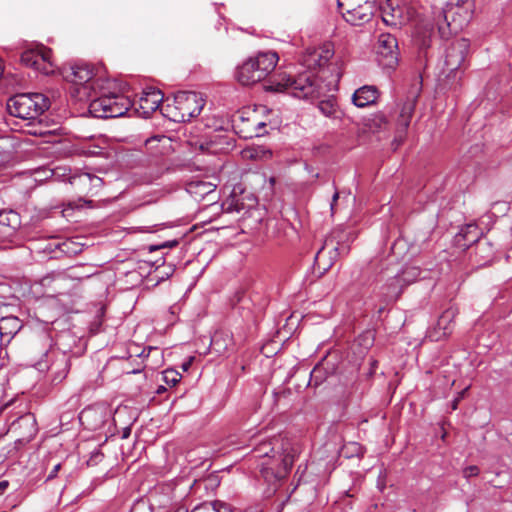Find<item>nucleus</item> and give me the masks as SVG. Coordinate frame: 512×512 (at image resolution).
Masks as SVG:
<instances>
[{"instance_id": "obj_10", "label": "nucleus", "mask_w": 512, "mask_h": 512, "mask_svg": "<svg viewBox=\"0 0 512 512\" xmlns=\"http://www.w3.org/2000/svg\"><path fill=\"white\" fill-rule=\"evenodd\" d=\"M21 61L44 75L53 74L56 67L52 59V50L43 45H37L35 48L24 51Z\"/></svg>"}, {"instance_id": "obj_49", "label": "nucleus", "mask_w": 512, "mask_h": 512, "mask_svg": "<svg viewBox=\"0 0 512 512\" xmlns=\"http://www.w3.org/2000/svg\"><path fill=\"white\" fill-rule=\"evenodd\" d=\"M182 367L184 370H188V368L190 367V362L184 363Z\"/></svg>"}, {"instance_id": "obj_31", "label": "nucleus", "mask_w": 512, "mask_h": 512, "mask_svg": "<svg viewBox=\"0 0 512 512\" xmlns=\"http://www.w3.org/2000/svg\"><path fill=\"white\" fill-rule=\"evenodd\" d=\"M98 413V409L93 407H88L84 409L80 415L79 420L82 424L87 423L93 416H95Z\"/></svg>"}, {"instance_id": "obj_44", "label": "nucleus", "mask_w": 512, "mask_h": 512, "mask_svg": "<svg viewBox=\"0 0 512 512\" xmlns=\"http://www.w3.org/2000/svg\"><path fill=\"white\" fill-rule=\"evenodd\" d=\"M459 401H460V398H455V399L452 401L451 408H452L453 410H456V409H457L458 404H459Z\"/></svg>"}, {"instance_id": "obj_21", "label": "nucleus", "mask_w": 512, "mask_h": 512, "mask_svg": "<svg viewBox=\"0 0 512 512\" xmlns=\"http://www.w3.org/2000/svg\"><path fill=\"white\" fill-rule=\"evenodd\" d=\"M415 105L416 97L413 96L408 98L400 108L399 116L397 118V125L402 132H405L410 125L411 118L415 110Z\"/></svg>"}, {"instance_id": "obj_8", "label": "nucleus", "mask_w": 512, "mask_h": 512, "mask_svg": "<svg viewBox=\"0 0 512 512\" xmlns=\"http://www.w3.org/2000/svg\"><path fill=\"white\" fill-rule=\"evenodd\" d=\"M282 82L284 88L299 99L319 97L322 93V87L317 77L311 72L301 73L297 77H285Z\"/></svg>"}, {"instance_id": "obj_22", "label": "nucleus", "mask_w": 512, "mask_h": 512, "mask_svg": "<svg viewBox=\"0 0 512 512\" xmlns=\"http://www.w3.org/2000/svg\"><path fill=\"white\" fill-rule=\"evenodd\" d=\"M421 274L420 268L416 266L405 267L400 274H398L390 284L394 287L393 294H397L396 287L400 284H410L415 282Z\"/></svg>"}, {"instance_id": "obj_33", "label": "nucleus", "mask_w": 512, "mask_h": 512, "mask_svg": "<svg viewBox=\"0 0 512 512\" xmlns=\"http://www.w3.org/2000/svg\"><path fill=\"white\" fill-rule=\"evenodd\" d=\"M324 380L322 369L316 366L310 374V383L314 382L315 386H318Z\"/></svg>"}, {"instance_id": "obj_11", "label": "nucleus", "mask_w": 512, "mask_h": 512, "mask_svg": "<svg viewBox=\"0 0 512 512\" xmlns=\"http://www.w3.org/2000/svg\"><path fill=\"white\" fill-rule=\"evenodd\" d=\"M377 55L380 65L393 69L398 64V42L391 34H381L378 38Z\"/></svg>"}, {"instance_id": "obj_1", "label": "nucleus", "mask_w": 512, "mask_h": 512, "mask_svg": "<svg viewBox=\"0 0 512 512\" xmlns=\"http://www.w3.org/2000/svg\"><path fill=\"white\" fill-rule=\"evenodd\" d=\"M253 452L256 457L263 459L260 463V473L274 492L278 483L291 471L301 453V445L296 440L276 436L256 443Z\"/></svg>"}, {"instance_id": "obj_4", "label": "nucleus", "mask_w": 512, "mask_h": 512, "mask_svg": "<svg viewBox=\"0 0 512 512\" xmlns=\"http://www.w3.org/2000/svg\"><path fill=\"white\" fill-rule=\"evenodd\" d=\"M278 54L273 51L259 52L237 68L236 79L242 85H252L265 79L276 67Z\"/></svg>"}, {"instance_id": "obj_2", "label": "nucleus", "mask_w": 512, "mask_h": 512, "mask_svg": "<svg viewBox=\"0 0 512 512\" xmlns=\"http://www.w3.org/2000/svg\"><path fill=\"white\" fill-rule=\"evenodd\" d=\"M379 9L383 22L391 27L401 28L411 22L414 25V40L420 49L430 46L434 24L429 18H419L416 10L400 0H384Z\"/></svg>"}, {"instance_id": "obj_50", "label": "nucleus", "mask_w": 512, "mask_h": 512, "mask_svg": "<svg viewBox=\"0 0 512 512\" xmlns=\"http://www.w3.org/2000/svg\"><path fill=\"white\" fill-rule=\"evenodd\" d=\"M466 389L463 390L461 393H459V395L456 397V398H460V400L462 399L464 393H465Z\"/></svg>"}, {"instance_id": "obj_48", "label": "nucleus", "mask_w": 512, "mask_h": 512, "mask_svg": "<svg viewBox=\"0 0 512 512\" xmlns=\"http://www.w3.org/2000/svg\"><path fill=\"white\" fill-rule=\"evenodd\" d=\"M130 428H125L123 431V438H127L130 435Z\"/></svg>"}, {"instance_id": "obj_12", "label": "nucleus", "mask_w": 512, "mask_h": 512, "mask_svg": "<svg viewBox=\"0 0 512 512\" xmlns=\"http://www.w3.org/2000/svg\"><path fill=\"white\" fill-rule=\"evenodd\" d=\"M469 49V41L461 38L452 42L446 49L444 72L447 76L456 72L464 64Z\"/></svg>"}, {"instance_id": "obj_26", "label": "nucleus", "mask_w": 512, "mask_h": 512, "mask_svg": "<svg viewBox=\"0 0 512 512\" xmlns=\"http://www.w3.org/2000/svg\"><path fill=\"white\" fill-rule=\"evenodd\" d=\"M481 236L477 225L469 224L461 231L458 237H462L467 243L472 244L478 242Z\"/></svg>"}, {"instance_id": "obj_42", "label": "nucleus", "mask_w": 512, "mask_h": 512, "mask_svg": "<svg viewBox=\"0 0 512 512\" xmlns=\"http://www.w3.org/2000/svg\"><path fill=\"white\" fill-rule=\"evenodd\" d=\"M265 125H266V124H265L264 122H257V123L255 124V128H256L257 135H259V134H260V130H261L262 128H264V127H265Z\"/></svg>"}, {"instance_id": "obj_28", "label": "nucleus", "mask_w": 512, "mask_h": 512, "mask_svg": "<svg viewBox=\"0 0 512 512\" xmlns=\"http://www.w3.org/2000/svg\"><path fill=\"white\" fill-rule=\"evenodd\" d=\"M34 121L35 120H31L28 123V126L30 127V129H28L29 134L34 135V136L45 137L52 133L50 130H48L46 127H44L40 121L38 123H35Z\"/></svg>"}, {"instance_id": "obj_40", "label": "nucleus", "mask_w": 512, "mask_h": 512, "mask_svg": "<svg viewBox=\"0 0 512 512\" xmlns=\"http://www.w3.org/2000/svg\"><path fill=\"white\" fill-rule=\"evenodd\" d=\"M338 198H339V193L336 191V192L333 194L332 202H331V205H330V206H331V211H332V213L334 212V207H335V204H336V202H337Z\"/></svg>"}, {"instance_id": "obj_32", "label": "nucleus", "mask_w": 512, "mask_h": 512, "mask_svg": "<svg viewBox=\"0 0 512 512\" xmlns=\"http://www.w3.org/2000/svg\"><path fill=\"white\" fill-rule=\"evenodd\" d=\"M166 171H168V167H166L165 164H161L159 167H157L155 169L153 167H150V169H149L150 180L154 181V180L159 179Z\"/></svg>"}, {"instance_id": "obj_51", "label": "nucleus", "mask_w": 512, "mask_h": 512, "mask_svg": "<svg viewBox=\"0 0 512 512\" xmlns=\"http://www.w3.org/2000/svg\"><path fill=\"white\" fill-rule=\"evenodd\" d=\"M157 248H158L157 246H150V251H153V250H155Z\"/></svg>"}, {"instance_id": "obj_19", "label": "nucleus", "mask_w": 512, "mask_h": 512, "mask_svg": "<svg viewBox=\"0 0 512 512\" xmlns=\"http://www.w3.org/2000/svg\"><path fill=\"white\" fill-rule=\"evenodd\" d=\"M69 181L79 192L90 193L92 195L103 186V180L90 173L74 175L69 178Z\"/></svg>"}, {"instance_id": "obj_14", "label": "nucleus", "mask_w": 512, "mask_h": 512, "mask_svg": "<svg viewBox=\"0 0 512 512\" xmlns=\"http://www.w3.org/2000/svg\"><path fill=\"white\" fill-rule=\"evenodd\" d=\"M457 314L456 309L449 308L445 310L438 318L436 326L429 332V338L433 341H440L452 333L454 327V318Z\"/></svg>"}, {"instance_id": "obj_24", "label": "nucleus", "mask_w": 512, "mask_h": 512, "mask_svg": "<svg viewBox=\"0 0 512 512\" xmlns=\"http://www.w3.org/2000/svg\"><path fill=\"white\" fill-rule=\"evenodd\" d=\"M191 512H232V509L227 503L215 500L213 502L202 503L196 506Z\"/></svg>"}, {"instance_id": "obj_3", "label": "nucleus", "mask_w": 512, "mask_h": 512, "mask_svg": "<svg viewBox=\"0 0 512 512\" xmlns=\"http://www.w3.org/2000/svg\"><path fill=\"white\" fill-rule=\"evenodd\" d=\"M116 83L109 79L103 80L99 96L89 105V112L96 118H116L123 116L130 108L131 101L123 94L111 91Z\"/></svg>"}, {"instance_id": "obj_25", "label": "nucleus", "mask_w": 512, "mask_h": 512, "mask_svg": "<svg viewBox=\"0 0 512 512\" xmlns=\"http://www.w3.org/2000/svg\"><path fill=\"white\" fill-rule=\"evenodd\" d=\"M21 224L20 216L13 210L0 211V225L15 230Z\"/></svg>"}, {"instance_id": "obj_39", "label": "nucleus", "mask_w": 512, "mask_h": 512, "mask_svg": "<svg viewBox=\"0 0 512 512\" xmlns=\"http://www.w3.org/2000/svg\"><path fill=\"white\" fill-rule=\"evenodd\" d=\"M216 144V140H211L210 143H207V150L212 153L217 152L218 149L215 147Z\"/></svg>"}, {"instance_id": "obj_27", "label": "nucleus", "mask_w": 512, "mask_h": 512, "mask_svg": "<svg viewBox=\"0 0 512 512\" xmlns=\"http://www.w3.org/2000/svg\"><path fill=\"white\" fill-rule=\"evenodd\" d=\"M318 109L320 112L326 117H332L337 112V104L336 101L332 98L322 100L318 104Z\"/></svg>"}, {"instance_id": "obj_29", "label": "nucleus", "mask_w": 512, "mask_h": 512, "mask_svg": "<svg viewBox=\"0 0 512 512\" xmlns=\"http://www.w3.org/2000/svg\"><path fill=\"white\" fill-rule=\"evenodd\" d=\"M181 374L173 369L165 370L163 372V380L170 387L175 386L181 379Z\"/></svg>"}, {"instance_id": "obj_35", "label": "nucleus", "mask_w": 512, "mask_h": 512, "mask_svg": "<svg viewBox=\"0 0 512 512\" xmlns=\"http://www.w3.org/2000/svg\"><path fill=\"white\" fill-rule=\"evenodd\" d=\"M130 512H150L146 506V503L141 501L133 505Z\"/></svg>"}, {"instance_id": "obj_36", "label": "nucleus", "mask_w": 512, "mask_h": 512, "mask_svg": "<svg viewBox=\"0 0 512 512\" xmlns=\"http://www.w3.org/2000/svg\"><path fill=\"white\" fill-rule=\"evenodd\" d=\"M73 244L72 241H66V242H63L62 245H61V250L64 251V252H73V253H77L78 250H71L70 249V245Z\"/></svg>"}, {"instance_id": "obj_13", "label": "nucleus", "mask_w": 512, "mask_h": 512, "mask_svg": "<svg viewBox=\"0 0 512 512\" xmlns=\"http://www.w3.org/2000/svg\"><path fill=\"white\" fill-rule=\"evenodd\" d=\"M354 239L351 232L343 228H335L330 235L325 239L323 246L319 249L315 256V260H318L324 249L331 248L338 255H346L349 252V242Z\"/></svg>"}, {"instance_id": "obj_18", "label": "nucleus", "mask_w": 512, "mask_h": 512, "mask_svg": "<svg viewBox=\"0 0 512 512\" xmlns=\"http://www.w3.org/2000/svg\"><path fill=\"white\" fill-rule=\"evenodd\" d=\"M163 101V94L160 90L155 88H149L143 91L140 99H139V112L140 114L147 118L154 111H156L160 104Z\"/></svg>"}, {"instance_id": "obj_5", "label": "nucleus", "mask_w": 512, "mask_h": 512, "mask_svg": "<svg viewBox=\"0 0 512 512\" xmlns=\"http://www.w3.org/2000/svg\"><path fill=\"white\" fill-rule=\"evenodd\" d=\"M204 99L199 93L191 91L177 92L173 101L164 106V115L173 122H186L198 116L204 107Z\"/></svg>"}, {"instance_id": "obj_30", "label": "nucleus", "mask_w": 512, "mask_h": 512, "mask_svg": "<svg viewBox=\"0 0 512 512\" xmlns=\"http://www.w3.org/2000/svg\"><path fill=\"white\" fill-rule=\"evenodd\" d=\"M246 156L250 158H269L271 157V152L264 150L262 147H257L246 151Z\"/></svg>"}, {"instance_id": "obj_41", "label": "nucleus", "mask_w": 512, "mask_h": 512, "mask_svg": "<svg viewBox=\"0 0 512 512\" xmlns=\"http://www.w3.org/2000/svg\"><path fill=\"white\" fill-rule=\"evenodd\" d=\"M151 351H157V348H154V347H149L148 348V352H151ZM146 352V349H143L141 353H139L137 356L139 357H147L149 355V353H145Z\"/></svg>"}, {"instance_id": "obj_9", "label": "nucleus", "mask_w": 512, "mask_h": 512, "mask_svg": "<svg viewBox=\"0 0 512 512\" xmlns=\"http://www.w3.org/2000/svg\"><path fill=\"white\" fill-rule=\"evenodd\" d=\"M45 360H40L36 365L39 371H47L54 383H60L68 374L70 362L68 356L52 349L45 353Z\"/></svg>"}, {"instance_id": "obj_34", "label": "nucleus", "mask_w": 512, "mask_h": 512, "mask_svg": "<svg viewBox=\"0 0 512 512\" xmlns=\"http://www.w3.org/2000/svg\"><path fill=\"white\" fill-rule=\"evenodd\" d=\"M480 469L476 465H471L463 469V476L467 479L475 477L479 474Z\"/></svg>"}, {"instance_id": "obj_17", "label": "nucleus", "mask_w": 512, "mask_h": 512, "mask_svg": "<svg viewBox=\"0 0 512 512\" xmlns=\"http://www.w3.org/2000/svg\"><path fill=\"white\" fill-rule=\"evenodd\" d=\"M66 78L75 85L90 83L91 88L96 90L102 85V80L93 78V71L88 65H76L71 68Z\"/></svg>"}, {"instance_id": "obj_7", "label": "nucleus", "mask_w": 512, "mask_h": 512, "mask_svg": "<svg viewBox=\"0 0 512 512\" xmlns=\"http://www.w3.org/2000/svg\"><path fill=\"white\" fill-rule=\"evenodd\" d=\"M376 2L377 0H337V6L346 22L359 26L372 19Z\"/></svg>"}, {"instance_id": "obj_43", "label": "nucleus", "mask_w": 512, "mask_h": 512, "mask_svg": "<svg viewBox=\"0 0 512 512\" xmlns=\"http://www.w3.org/2000/svg\"><path fill=\"white\" fill-rule=\"evenodd\" d=\"M471 1L472 0H455V4L460 7V6H463L465 4L470 3Z\"/></svg>"}, {"instance_id": "obj_6", "label": "nucleus", "mask_w": 512, "mask_h": 512, "mask_svg": "<svg viewBox=\"0 0 512 512\" xmlns=\"http://www.w3.org/2000/svg\"><path fill=\"white\" fill-rule=\"evenodd\" d=\"M50 107V100L41 93H23L7 102L10 115L25 120H36Z\"/></svg>"}, {"instance_id": "obj_45", "label": "nucleus", "mask_w": 512, "mask_h": 512, "mask_svg": "<svg viewBox=\"0 0 512 512\" xmlns=\"http://www.w3.org/2000/svg\"><path fill=\"white\" fill-rule=\"evenodd\" d=\"M178 244L177 241H172V242H166L164 244H162L160 247H173V246H176Z\"/></svg>"}, {"instance_id": "obj_47", "label": "nucleus", "mask_w": 512, "mask_h": 512, "mask_svg": "<svg viewBox=\"0 0 512 512\" xmlns=\"http://www.w3.org/2000/svg\"><path fill=\"white\" fill-rule=\"evenodd\" d=\"M51 279H52V277H51V276H45V277H43V278H42V280H41V284H42V285H45V284H46V283H48Z\"/></svg>"}, {"instance_id": "obj_38", "label": "nucleus", "mask_w": 512, "mask_h": 512, "mask_svg": "<svg viewBox=\"0 0 512 512\" xmlns=\"http://www.w3.org/2000/svg\"><path fill=\"white\" fill-rule=\"evenodd\" d=\"M8 487L9 482L7 480L0 481V495H3Z\"/></svg>"}, {"instance_id": "obj_16", "label": "nucleus", "mask_w": 512, "mask_h": 512, "mask_svg": "<svg viewBox=\"0 0 512 512\" xmlns=\"http://www.w3.org/2000/svg\"><path fill=\"white\" fill-rule=\"evenodd\" d=\"M334 51L330 45L308 49L303 58V63L309 69H316L326 65L333 57Z\"/></svg>"}, {"instance_id": "obj_15", "label": "nucleus", "mask_w": 512, "mask_h": 512, "mask_svg": "<svg viewBox=\"0 0 512 512\" xmlns=\"http://www.w3.org/2000/svg\"><path fill=\"white\" fill-rule=\"evenodd\" d=\"M10 430L19 436L20 441H30L38 431L34 415H22L12 423Z\"/></svg>"}, {"instance_id": "obj_20", "label": "nucleus", "mask_w": 512, "mask_h": 512, "mask_svg": "<svg viewBox=\"0 0 512 512\" xmlns=\"http://www.w3.org/2000/svg\"><path fill=\"white\" fill-rule=\"evenodd\" d=\"M379 96L376 86L365 85L358 88L353 96L352 101L357 107H366L374 104Z\"/></svg>"}, {"instance_id": "obj_23", "label": "nucleus", "mask_w": 512, "mask_h": 512, "mask_svg": "<svg viewBox=\"0 0 512 512\" xmlns=\"http://www.w3.org/2000/svg\"><path fill=\"white\" fill-rule=\"evenodd\" d=\"M21 328L20 320L14 316L2 317L0 319V335L9 341Z\"/></svg>"}, {"instance_id": "obj_37", "label": "nucleus", "mask_w": 512, "mask_h": 512, "mask_svg": "<svg viewBox=\"0 0 512 512\" xmlns=\"http://www.w3.org/2000/svg\"><path fill=\"white\" fill-rule=\"evenodd\" d=\"M60 468H61V464L60 463L56 464L53 467V469L51 470V472L49 473V475L47 477V480L55 478L57 473L59 472Z\"/></svg>"}, {"instance_id": "obj_46", "label": "nucleus", "mask_w": 512, "mask_h": 512, "mask_svg": "<svg viewBox=\"0 0 512 512\" xmlns=\"http://www.w3.org/2000/svg\"><path fill=\"white\" fill-rule=\"evenodd\" d=\"M141 371H142V368L139 367V368H134L132 370H129L126 373L127 374H136V373H140Z\"/></svg>"}]
</instances>
